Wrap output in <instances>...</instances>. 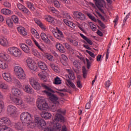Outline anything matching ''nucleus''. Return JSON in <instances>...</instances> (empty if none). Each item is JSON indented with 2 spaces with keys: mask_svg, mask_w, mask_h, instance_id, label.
Here are the masks:
<instances>
[{
  "mask_svg": "<svg viewBox=\"0 0 131 131\" xmlns=\"http://www.w3.org/2000/svg\"><path fill=\"white\" fill-rule=\"evenodd\" d=\"M8 67H9L8 63L0 60V68H1V69H7Z\"/></svg>",
  "mask_w": 131,
  "mask_h": 131,
  "instance_id": "2f4dec72",
  "label": "nucleus"
},
{
  "mask_svg": "<svg viewBox=\"0 0 131 131\" xmlns=\"http://www.w3.org/2000/svg\"><path fill=\"white\" fill-rule=\"evenodd\" d=\"M30 83L34 90L36 91H39L41 89V85L37 80L33 78H31L29 79Z\"/></svg>",
  "mask_w": 131,
  "mask_h": 131,
  "instance_id": "6e6552de",
  "label": "nucleus"
},
{
  "mask_svg": "<svg viewBox=\"0 0 131 131\" xmlns=\"http://www.w3.org/2000/svg\"><path fill=\"white\" fill-rule=\"evenodd\" d=\"M43 88V89H45V90H47L49 92H50V93H55L54 90H53L52 89L49 88V86H47V85L41 83V88Z\"/></svg>",
  "mask_w": 131,
  "mask_h": 131,
  "instance_id": "e433bc0d",
  "label": "nucleus"
},
{
  "mask_svg": "<svg viewBox=\"0 0 131 131\" xmlns=\"http://www.w3.org/2000/svg\"><path fill=\"white\" fill-rule=\"evenodd\" d=\"M62 61H63L64 63H67V62H68V58L67 57V56H66V55H62Z\"/></svg>",
  "mask_w": 131,
  "mask_h": 131,
  "instance_id": "0e129e2a",
  "label": "nucleus"
},
{
  "mask_svg": "<svg viewBox=\"0 0 131 131\" xmlns=\"http://www.w3.org/2000/svg\"><path fill=\"white\" fill-rule=\"evenodd\" d=\"M41 116L42 118H45V119H50L52 117V114L49 112H42Z\"/></svg>",
  "mask_w": 131,
  "mask_h": 131,
  "instance_id": "a878e982",
  "label": "nucleus"
},
{
  "mask_svg": "<svg viewBox=\"0 0 131 131\" xmlns=\"http://www.w3.org/2000/svg\"><path fill=\"white\" fill-rule=\"evenodd\" d=\"M73 15L77 18V19H79L80 20L84 19V14L78 11H74L73 12Z\"/></svg>",
  "mask_w": 131,
  "mask_h": 131,
  "instance_id": "f3484780",
  "label": "nucleus"
},
{
  "mask_svg": "<svg viewBox=\"0 0 131 131\" xmlns=\"http://www.w3.org/2000/svg\"><path fill=\"white\" fill-rule=\"evenodd\" d=\"M87 16H88L89 18L94 21V22H97V19L95 16L92 15L91 13H88Z\"/></svg>",
  "mask_w": 131,
  "mask_h": 131,
  "instance_id": "3c124183",
  "label": "nucleus"
},
{
  "mask_svg": "<svg viewBox=\"0 0 131 131\" xmlns=\"http://www.w3.org/2000/svg\"><path fill=\"white\" fill-rule=\"evenodd\" d=\"M66 113V111H62L61 110H58L57 111V114L54 118V121H60V122H64L65 119L62 115H65Z\"/></svg>",
  "mask_w": 131,
  "mask_h": 131,
  "instance_id": "423d86ee",
  "label": "nucleus"
},
{
  "mask_svg": "<svg viewBox=\"0 0 131 131\" xmlns=\"http://www.w3.org/2000/svg\"><path fill=\"white\" fill-rule=\"evenodd\" d=\"M70 42H72V43H73V46H74L75 47L78 46V42H77V41L75 40L70 39Z\"/></svg>",
  "mask_w": 131,
  "mask_h": 131,
  "instance_id": "052dcab7",
  "label": "nucleus"
},
{
  "mask_svg": "<svg viewBox=\"0 0 131 131\" xmlns=\"http://www.w3.org/2000/svg\"><path fill=\"white\" fill-rule=\"evenodd\" d=\"M6 22L7 25H8V26L9 27H10L11 28H12V27H13L14 24H13V21H12V19H11V18L7 17L6 18Z\"/></svg>",
  "mask_w": 131,
  "mask_h": 131,
  "instance_id": "7c9ffc66",
  "label": "nucleus"
},
{
  "mask_svg": "<svg viewBox=\"0 0 131 131\" xmlns=\"http://www.w3.org/2000/svg\"><path fill=\"white\" fill-rule=\"evenodd\" d=\"M63 45L64 46H65V48H66L67 50H70L71 46H70L69 43L64 42L63 43Z\"/></svg>",
  "mask_w": 131,
  "mask_h": 131,
  "instance_id": "338daca9",
  "label": "nucleus"
},
{
  "mask_svg": "<svg viewBox=\"0 0 131 131\" xmlns=\"http://www.w3.org/2000/svg\"><path fill=\"white\" fill-rule=\"evenodd\" d=\"M54 36L58 40L64 39V34H63V32L59 29V28H56V31L55 32Z\"/></svg>",
  "mask_w": 131,
  "mask_h": 131,
  "instance_id": "9b49d317",
  "label": "nucleus"
},
{
  "mask_svg": "<svg viewBox=\"0 0 131 131\" xmlns=\"http://www.w3.org/2000/svg\"><path fill=\"white\" fill-rule=\"evenodd\" d=\"M92 102V100H90L89 102L87 103L85 105V109H91V107H92V104H91Z\"/></svg>",
  "mask_w": 131,
  "mask_h": 131,
  "instance_id": "bf43d9fd",
  "label": "nucleus"
},
{
  "mask_svg": "<svg viewBox=\"0 0 131 131\" xmlns=\"http://www.w3.org/2000/svg\"><path fill=\"white\" fill-rule=\"evenodd\" d=\"M11 93L13 96H16L17 97H21L23 95V92L18 88H12Z\"/></svg>",
  "mask_w": 131,
  "mask_h": 131,
  "instance_id": "2eb2a0df",
  "label": "nucleus"
},
{
  "mask_svg": "<svg viewBox=\"0 0 131 131\" xmlns=\"http://www.w3.org/2000/svg\"><path fill=\"white\" fill-rule=\"evenodd\" d=\"M35 123H36L37 125H40L41 127H45L47 125V123L46 121L41 118L37 117L34 120Z\"/></svg>",
  "mask_w": 131,
  "mask_h": 131,
  "instance_id": "f8f14e48",
  "label": "nucleus"
},
{
  "mask_svg": "<svg viewBox=\"0 0 131 131\" xmlns=\"http://www.w3.org/2000/svg\"><path fill=\"white\" fill-rule=\"evenodd\" d=\"M17 30L19 33L21 34V35H24L25 36L27 35V32L25 31V28L24 27H17Z\"/></svg>",
  "mask_w": 131,
  "mask_h": 131,
  "instance_id": "4be33fe9",
  "label": "nucleus"
},
{
  "mask_svg": "<svg viewBox=\"0 0 131 131\" xmlns=\"http://www.w3.org/2000/svg\"><path fill=\"white\" fill-rule=\"evenodd\" d=\"M12 101L14 104L16 105H18V106H20L22 108H24L25 107V103L23 102V100L22 99H20L19 98H13L12 99Z\"/></svg>",
  "mask_w": 131,
  "mask_h": 131,
  "instance_id": "4468645a",
  "label": "nucleus"
},
{
  "mask_svg": "<svg viewBox=\"0 0 131 131\" xmlns=\"http://www.w3.org/2000/svg\"><path fill=\"white\" fill-rule=\"evenodd\" d=\"M43 92L47 95V96H48L49 100L52 102L53 104H54V105H57V106H59L60 102L58 101L59 98H58L57 96L53 94V93H51V92L46 90H45Z\"/></svg>",
  "mask_w": 131,
  "mask_h": 131,
  "instance_id": "39448f33",
  "label": "nucleus"
},
{
  "mask_svg": "<svg viewBox=\"0 0 131 131\" xmlns=\"http://www.w3.org/2000/svg\"><path fill=\"white\" fill-rule=\"evenodd\" d=\"M97 21H98L100 26H101V27L103 29H105V28H106V27H105V24H104V23H102V21L100 20L97 19Z\"/></svg>",
  "mask_w": 131,
  "mask_h": 131,
  "instance_id": "680f3d73",
  "label": "nucleus"
},
{
  "mask_svg": "<svg viewBox=\"0 0 131 131\" xmlns=\"http://www.w3.org/2000/svg\"><path fill=\"white\" fill-rule=\"evenodd\" d=\"M33 40L35 45V46L39 49V50L41 51V52H43V49L41 48V47L39 44L38 43V42L34 39V38H33Z\"/></svg>",
  "mask_w": 131,
  "mask_h": 131,
  "instance_id": "79ce46f5",
  "label": "nucleus"
},
{
  "mask_svg": "<svg viewBox=\"0 0 131 131\" xmlns=\"http://www.w3.org/2000/svg\"><path fill=\"white\" fill-rule=\"evenodd\" d=\"M46 21H48V22H50V23H51V24H54V23H55L54 18L51 16H48L47 17H46Z\"/></svg>",
  "mask_w": 131,
  "mask_h": 131,
  "instance_id": "ea45409f",
  "label": "nucleus"
},
{
  "mask_svg": "<svg viewBox=\"0 0 131 131\" xmlns=\"http://www.w3.org/2000/svg\"><path fill=\"white\" fill-rule=\"evenodd\" d=\"M44 131H54V128L52 127H46L45 128Z\"/></svg>",
  "mask_w": 131,
  "mask_h": 131,
  "instance_id": "774afa93",
  "label": "nucleus"
},
{
  "mask_svg": "<svg viewBox=\"0 0 131 131\" xmlns=\"http://www.w3.org/2000/svg\"><path fill=\"white\" fill-rule=\"evenodd\" d=\"M4 6L6 8H8L9 9H11V8H12V5H11V3H10V2H5L4 3Z\"/></svg>",
  "mask_w": 131,
  "mask_h": 131,
  "instance_id": "864d4df0",
  "label": "nucleus"
},
{
  "mask_svg": "<svg viewBox=\"0 0 131 131\" xmlns=\"http://www.w3.org/2000/svg\"><path fill=\"white\" fill-rule=\"evenodd\" d=\"M21 11V12H23V13H24L25 14H27L28 15L30 13V11H29V10H28V9H27V8H26V7L25 6L24 7Z\"/></svg>",
  "mask_w": 131,
  "mask_h": 131,
  "instance_id": "49530a36",
  "label": "nucleus"
},
{
  "mask_svg": "<svg viewBox=\"0 0 131 131\" xmlns=\"http://www.w3.org/2000/svg\"><path fill=\"white\" fill-rule=\"evenodd\" d=\"M111 43L112 42L111 41L110 42L108 46L107 47L108 49H107L106 54V60L109 58V49H110V47H111Z\"/></svg>",
  "mask_w": 131,
  "mask_h": 131,
  "instance_id": "8fccbe9b",
  "label": "nucleus"
},
{
  "mask_svg": "<svg viewBox=\"0 0 131 131\" xmlns=\"http://www.w3.org/2000/svg\"><path fill=\"white\" fill-rule=\"evenodd\" d=\"M2 76L7 82H11L12 81V75L10 71L5 72L2 74Z\"/></svg>",
  "mask_w": 131,
  "mask_h": 131,
  "instance_id": "ddd939ff",
  "label": "nucleus"
},
{
  "mask_svg": "<svg viewBox=\"0 0 131 131\" xmlns=\"http://www.w3.org/2000/svg\"><path fill=\"white\" fill-rule=\"evenodd\" d=\"M0 45L3 47H7L9 45V42L5 37L0 36Z\"/></svg>",
  "mask_w": 131,
  "mask_h": 131,
  "instance_id": "a211bd4d",
  "label": "nucleus"
},
{
  "mask_svg": "<svg viewBox=\"0 0 131 131\" xmlns=\"http://www.w3.org/2000/svg\"><path fill=\"white\" fill-rule=\"evenodd\" d=\"M7 53L8 54H10V55H13L14 57H21V55H22V52L21 50L18 49V48L16 47H11L9 48L8 49Z\"/></svg>",
  "mask_w": 131,
  "mask_h": 131,
  "instance_id": "0eeeda50",
  "label": "nucleus"
},
{
  "mask_svg": "<svg viewBox=\"0 0 131 131\" xmlns=\"http://www.w3.org/2000/svg\"><path fill=\"white\" fill-rule=\"evenodd\" d=\"M53 5H54V7H56V8H60V3L57 0L53 1Z\"/></svg>",
  "mask_w": 131,
  "mask_h": 131,
  "instance_id": "5fc2aeb1",
  "label": "nucleus"
},
{
  "mask_svg": "<svg viewBox=\"0 0 131 131\" xmlns=\"http://www.w3.org/2000/svg\"><path fill=\"white\" fill-rule=\"evenodd\" d=\"M20 118L22 123H25L27 125H30L33 120L32 115L27 112H23L20 115Z\"/></svg>",
  "mask_w": 131,
  "mask_h": 131,
  "instance_id": "f03ea898",
  "label": "nucleus"
},
{
  "mask_svg": "<svg viewBox=\"0 0 131 131\" xmlns=\"http://www.w3.org/2000/svg\"><path fill=\"white\" fill-rule=\"evenodd\" d=\"M50 11L52 13H53V14H58V10H56L54 7H52L50 9Z\"/></svg>",
  "mask_w": 131,
  "mask_h": 131,
  "instance_id": "69168bd1",
  "label": "nucleus"
},
{
  "mask_svg": "<svg viewBox=\"0 0 131 131\" xmlns=\"http://www.w3.org/2000/svg\"><path fill=\"white\" fill-rule=\"evenodd\" d=\"M1 13L4 15H10L11 11L9 9L4 8L1 10Z\"/></svg>",
  "mask_w": 131,
  "mask_h": 131,
  "instance_id": "58836bf2",
  "label": "nucleus"
},
{
  "mask_svg": "<svg viewBox=\"0 0 131 131\" xmlns=\"http://www.w3.org/2000/svg\"><path fill=\"white\" fill-rule=\"evenodd\" d=\"M37 105L39 110H48L49 108V104H48L46 100L43 97L38 99Z\"/></svg>",
  "mask_w": 131,
  "mask_h": 131,
  "instance_id": "20e7f679",
  "label": "nucleus"
},
{
  "mask_svg": "<svg viewBox=\"0 0 131 131\" xmlns=\"http://www.w3.org/2000/svg\"><path fill=\"white\" fill-rule=\"evenodd\" d=\"M27 6L28 9H29L31 12H34L35 8H34V5L33 4L31 3V2H27Z\"/></svg>",
  "mask_w": 131,
  "mask_h": 131,
  "instance_id": "72a5a7b5",
  "label": "nucleus"
},
{
  "mask_svg": "<svg viewBox=\"0 0 131 131\" xmlns=\"http://www.w3.org/2000/svg\"><path fill=\"white\" fill-rule=\"evenodd\" d=\"M62 15L63 16V18H66V19H68V20L71 19V16H70V14H69V13L67 12H63L62 13Z\"/></svg>",
  "mask_w": 131,
  "mask_h": 131,
  "instance_id": "c03bdc74",
  "label": "nucleus"
},
{
  "mask_svg": "<svg viewBox=\"0 0 131 131\" xmlns=\"http://www.w3.org/2000/svg\"><path fill=\"white\" fill-rule=\"evenodd\" d=\"M50 67L52 68V69H53V70H54V71H55V72H59V68H58V67L55 66V64H54V63H50L49 64Z\"/></svg>",
  "mask_w": 131,
  "mask_h": 131,
  "instance_id": "4c0bfd02",
  "label": "nucleus"
},
{
  "mask_svg": "<svg viewBox=\"0 0 131 131\" xmlns=\"http://www.w3.org/2000/svg\"><path fill=\"white\" fill-rule=\"evenodd\" d=\"M24 91L25 92H26V93H27L28 94H33V93H34V91L33 90V89L29 85H27L25 86Z\"/></svg>",
  "mask_w": 131,
  "mask_h": 131,
  "instance_id": "393cba45",
  "label": "nucleus"
},
{
  "mask_svg": "<svg viewBox=\"0 0 131 131\" xmlns=\"http://www.w3.org/2000/svg\"><path fill=\"white\" fill-rule=\"evenodd\" d=\"M4 108H5V104H4V102H3V101H0V113H2Z\"/></svg>",
  "mask_w": 131,
  "mask_h": 131,
  "instance_id": "13d9d810",
  "label": "nucleus"
},
{
  "mask_svg": "<svg viewBox=\"0 0 131 131\" xmlns=\"http://www.w3.org/2000/svg\"><path fill=\"white\" fill-rule=\"evenodd\" d=\"M14 69L15 75L17 76V78L23 79V80L26 79V75L22 68L19 66H15Z\"/></svg>",
  "mask_w": 131,
  "mask_h": 131,
  "instance_id": "7ed1b4c3",
  "label": "nucleus"
},
{
  "mask_svg": "<svg viewBox=\"0 0 131 131\" xmlns=\"http://www.w3.org/2000/svg\"><path fill=\"white\" fill-rule=\"evenodd\" d=\"M82 71L83 78H86V75H88V71H86V68H85V66L82 67Z\"/></svg>",
  "mask_w": 131,
  "mask_h": 131,
  "instance_id": "a19ab883",
  "label": "nucleus"
},
{
  "mask_svg": "<svg viewBox=\"0 0 131 131\" xmlns=\"http://www.w3.org/2000/svg\"><path fill=\"white\" fill-rule=\"evenodd\" d=\"M38 75L43 81H47V76L45 75V73H39Z\"/></svg>",
  "mask_w": 131,
  "mask_h": 131,
  "instance_id": "c9c22d12",
  "label": "nucleus"
},
{
  "mask_svg": "<svg viewBox=\"0 0 131 131\" xmlns=\"http://www.w3.org/2000/svg\"><path fill=\"white\" fill-rule=\"evenodd\" d=\"M26 42L27 45H28L29 48H33V43H32L31 40L28 39L26 40Z\"/></svg>",
  "mask_w": 131,
  "mask_h": 131,
  "instance_id": "de8ad7c7",
  "label": "nucleus"
},
{
  "mask_svg": "<svg viewBox=\"0 0 131 131\" xmlns=\"http://www.w3.org/2000/svg\"><path fill=\"white\" fill-rule=\"evenodd\" d=\"M7 113L8 115L14 116L17 114V107L13 105H9L7 106Z\"/></svg>",
  "mask_w": 131,
  "mask_h": 131,
  "instance_id": "9d476101",
  "label": "nucleus"
},
{
  "mask_svg": "<svg viewBox=\"0 0 131 131\" xmlns=\"http://www.w3.org/2000/svg\"><path fill=\"white\" fill-rule=\"evenodd\" d=\"M0 57L7 62H10L11 60V58L8 55V54H6L4 53H0Z\"/></svg>",
  "mask_w": 131,
  "mask_h": 131,
  "instance_id": "412c9836",
  "label": "nucleus"
},
{
  "mask_svg": "<svg viewBox=\"0 0 131 131\" xmlns=\"http://www.w3.org/2000/svg\"><path fill=\"white\" fill-rule=\"evenodd\" d=\"M0 88L1 89H3V90H7L9 88L8 85L4 83H0Z\"/></svg>",
  "mask_w": 131,
  "mask_h": 131,
  "instance_id": "603ef678",
  "label": "nucleus"
},
{
  "mask_svg": "<svg viewBox=\"0 0 131 131\" xmlns=\"http://www.w3.org/2000/svg\"><path fill=\"white\" fill-rule=\"evenodd\" d=\"M11 125V120L7 117H3L0 119V131H14L13 129L8 127Z\"/></svg>",
  "mask_w": 131,
  "mask_h": 131,
  "instance_id": "f257e3e1",
  "label": "nucleus"
},
{
  "mask_svg": "<svg viewBox=\"0 0 131 131\" xmlns=\"http://www.w3.org/2000/svg\"><path fill=\"white\" fill-rule=\"evenodd\" d=\"M38 66L40 69H41V70H48V67L43 62L39 61L38 62Z\"/></svg>",
  "mask_w": 131,
  "mask_h": 131,
  "instance_id": "b1692460",
  "label": "nucleus"
},
{
  "mask_svg": "<svg viewBox=\"0 0 131 131\" xmlns=\"http://www.w3.org/2000/svg\"><path fill=\"white\" fill-rule=\"evenodd\" d=\"M68 72L69 73V79L70 80H74L75 79V75H74V73L71 70H67Z\"/></svg>",
  "mask_w": 131,
  "mask_h": 131,
  "instance_id": "cd10ccee",
  "label": "nucleus"
},
{
  "mask_svg": "<svg viewBox=\"0 0 131 131\" xmlns=\"http://www.w3.org/2000/svg\"><path fill=\"white\" fill-rule=\"evenodd\" d=\"M14 128L17 130H23V123L17 122L14 124Z\"/></svg>",
  "mask_w": 131,
  "mask_h": 131,
  "instance_id": "bb28decb",
  "label": "nucleus"
},
{
  "mask_svg": "<svg viewBox=\"0 0 131 131\" xmlns=\"http://www.w3.org/2000/svg\"><path fill=\"white\" fill-rule=\"evenodd\" d=\"M56 48L60 53H65L66 52V49H65L64 46L59 42L56 43Z\"/></svg>",
  "mask_w": 131,
  "mask_h": 131,
  "instance_id": "aec40b11",
  "label": "nucleus"
},
{
  "mask_svg": "<svg viewBox=\"0 0 131 131\" xmlns=\"http://www.w3.org/2000/svg\"><path fill=\"white\" fill-rule=\"evenodd\" d=\"M29 67L31 70L35 71L37 69V64L34 61H33L32 64H30Z\"/></svg>",
  "mask_w": 131,
  "mask_h": 131,
  "instance_id": "473e14b6",
  "label": "nucleus"
},
{
  "mask_svg": "<svg viewBox=\"0 0 131 131\" xmlns=\"http://www.w3.org/2000/svg\"><path fill=\"white\" fill-rule=\"evenodd\" d=\"M41 38L46 43H47V45H50L51 43V41L50 39H49V38H48V36L47 35H46V33H41L40 34Z\"/></svg>",
  "mask_w": 131,
  "mask_h": 131,
  "instance_id": "6ab92c4d",
  "label": "nucleus"
},
{
  "mask_svg": "<svg viewBox=\"0 0 131 131\" xmlns=\"http://www.w3.org/2000/svg\"><path fill=\"white\" fill-rule=\"evenodd\" d=\"M61 79L57 77L56 78H55L54 83H55V84H61Z\"/></svg>",
  "mask_w": 131,
  "mask_h": 131,
  "instance_id": "09e8293b",
  "label": "nucleus"
},
{
  "mask_svg": "<svg viewBox=\"0 0 131 131\" xmlns=\"http://www.w3.org/2000/svg\"><path fill=\"white\" fill-rule=\"evenodd\" d=\"M58 105L56 104H52L51 107V110L52 111V112H56V111H58Z\"/></svg>",
  "mask_w": 131,
  "mask_h": 131,
  "instance_id": "37998d69",
  "label": "nucleus"
},
{
  "mask_svg": "<svg viewBox=\"0 0 131 131\" xmlns=\"http://www.w3.org/2000/svg\"><path fill=\"white\" fill-rule=\"evenodd\" d=\"M11 18L13 20L14 23L15 24H18L19 22V18H18L16 15H12L11 16Z\"/></svg>",
  "mask_w": 131,
  "mask_h": 131,
  "instance_id": "a18cd8bd",
  "label": "nucleus"
},
{
  "mask_svg": "<svg viewBox=\"0 0 131 131\" xmlns=\"http://www.w3.org/2000/svg\"><path fill=\"white\" fill-rule=\"evenodd\" d=\"M95 2V5L98 9L100 11V12L102 14H105V11L104 10L102 9V8H104V5H106V2H105V0H93Z\"/></svg>",
  "mask_w": 131,
  "mask_h": 131,
  "instance_id": "1a4fd4ad",
  "label": "nucleus"
},
{
  "mask_svg": "<svg viewBox=\"0 0 131 131\" xmlns=\"http://www.w3.org/2000/svg\"><path fill=\"white\" fill-rule=\"evenodd\" d=\"M53 122L55 123L53 127V130L55 129V130H58V131L61 130V128L62 127V125H61V124L57 123V122H58L59 121L56 122L54 121V118H53Z\"/></svg>",
  "mask_w": 131,
  "mask_h": 131,
  "instance_id": "5701e85b",
  "label": "nucleus"
},
{
  "mask_svg": "<svg viewBox=\"0 0 131 131\" xmlns=\"http://www.w3.org/2000/svg\"><path fill=\"white\" fill-rule=\"evenodd\" d=\"M19 47L26 54H29L30 53V47H28L26 44L24 43H21L19 44Z\"/></svg>",
  "mask_w": 131,
  "mask_h": 131,
  "instance_id": "dca6fc26",
  "label": "nucleus"
},
{
  "mask_svg": "<svg viewBox=\"0 0 131 131\" xmlns=\"http://www.w3.org/2000/svg\"><path fill=\"white\" fill-rule=\"evenodd\" d=\"M86 53H88L92 57V58H95L96 55H95V54L88 50H86Z\"/></svg>",
  "mask_w": 131,
  "mask_h": 131,
  "instance_id": "e2e57ef3",
  "label": "nucleus"
},
{
  "mask_svg": "<svg viewBox=\"0 0 131 131\" xmlns=\"http://www.w3.org/2000/svg\"><path fill=\"white\" fill-rule=\"evenodd\" d=\"M13 83L17 86V88H18L19 89L22 88V84H21L20 81L17 79H13Z\"/></svg>",
  "mask_w": 131,
  "mask_h": 131,
  "instance_id": "f704fd0d",
  "label": "nucleus"
},
{
  "mask_svg": "<svg viewBox=\"0 0 131 131\" xmlns=\"http://www.w3.org/2000/svg\"><path fill=\"white\" fill-rule=\"evenodd\" d=\"M80 36L84 40H85L87 43H89V45H90V46H92L93 45V41L91 40L90 39L88 38V37L84 36L83 34L80 33Z\"/></svg>",
  "mask_w": 131,
  "mask_h": 131,
  "instance_id": "c85d7f7f",
  "label": "nucleus"
},
{
  "mask_svg": "<svg viewBox=\"0 0 131 131\" xmlns=\"http://www.w3.org/2000/svg\"><path fill=\"white\" fill-rule=\"evenodd\" d=\"M63 22L64 23H65V24H66V25H67L69 27H71V28L73 29L75 28V24L71 21H68V20L67 19H63Z\"/></svg>",
  "mask_w": 131,
  "mask_h": 131,
  "instance_id": "c756f323",
  "label": "nucleus"
},
{
  "mask_svg": "<svg viewBox=\"0 0 131 131\" xmlns=\"http://www.w3.org/2000/svg\"><path fill=\"white\" fill-rule=\"evenodd\" d=\"M46 58L48 59V60H49V61H53V59H54V57L53 56V55H51V54H46Z\"/></svg>",
  "mask_w": 131,
  "mask_h": 131,
  "instance_id": "6e6d98bb",
  "label": "nucleus"
},
{
  "mask_svg": "<svg viewBox=\"0 0 131 131\" xmlns=\"http://www.w3.org/2000/svg\"><path fill=\"white\" fill-rule=\"evenodd\" d=\"M67 82H68L69 85H70L71 88H72L73 89H75V85L73 82H71V81H70V79H67Z\"/></svg>",
  "mask_w": 131,
  "mask_h": 131,
  "instance_id": "4d7b16f0",
  "label": "nucleus"
}]
</instances>
